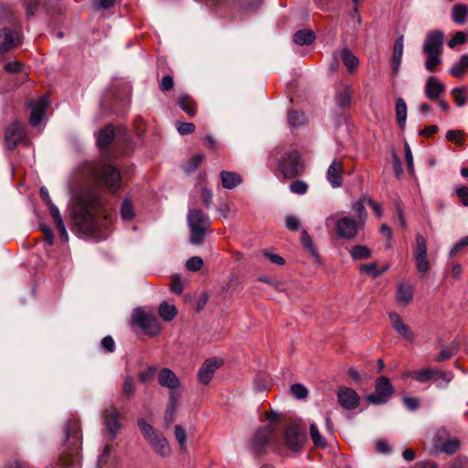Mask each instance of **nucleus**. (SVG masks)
Listing matches in <instances>:
<instances>
[{"instance_id": "1", "label": "nucleus", "mask_w": 468, "mask_h": 468, "mask_svg": "<svg viewBox=\"0 0 468 468\" xmlns=\"http://www.w3.org/2000/svg\"><path fill=\"white\" fill-rule=\"evenodd\" d=\"M100 204V198L94 192H84L75 198L72 207V219L80 232L92 234L97 231L98 222L94 212L98 209Z\"/></svg>"}, {"instance_id": "2", "label": "nucleus", "mask_w": 468, "mask_h": 468, "mask_svg": "<svg viewBox=\"0 0 468 468\" xmlns=\"http://www.w3.org/2000/svg\"><path fill=\"white\" fill-rule=\"evenodd\" d=\"M64 450L58 468H79L81 434L77 420L69 421L64 431Z\"/></svg>"}, {"instance_id": "3", "label": "nucleus", "mask_w": 468, "mask_h": 468, "mask_svg": "<svg viewBox=\"0 0 468 468\" xmlns=\"http://www.w3.org/2000/svg\"><path fill=\"white\" fill-rule=\"evenodd\" d=\"M83 174L94 180L102 182L110 190L115 191L121 186L120 171L108 164H87Z\"/></svg>"}, {"instance_id": "4", "label": "nucleus", "mask_w": 468, "mask_h": 468, "mask_svg": "<svg viewBox=\"0 0 468 468\" xmlns=\"http://www.w3.org/2000/svg\"><path fill=\"white\" fill-rule=\"evenodd\" d=\"M186 220L190 231V243L193 245L202 244L210 226L208 216L199 209L189 208Z\"/></svg>"}, {"instance_id": "5", "label": "nucleus", "mask_w": 468, "mask_h": 468, "mask_svg": "<svg viewBox=\"0 0 468 468\" xmlns=\"http://www.w3.org/2000/svg\"><path fill=\"white\" fill-rule=\"evenodd\" d=\"M138 426L144 439L156 454L163 458H167L171 455L172 450L170 444L160 431L154 429L153 426L147 423L144 419L138 420Z\"/></svg>"}, {"instance_id": "6", "label": "nucleus", "mask_w": 468, "mask_h": 468, "mask_svg": "<svg viewBox=\"0 0 468 468\" xmlns=\"http://www.w3.org/2000/svg\"><path fill=\"white\" fill-rule=\"evenodd\" d=\"M331 223L335 224L337 236L343 239H352L356 238L358 231L364 228L361 221H357L349 216L337 218L336 214L330 215L326 218V227H329Z\"/></svg>"}, {"instance_id": "7", "label": "nucleus", "mask_w": 468, "mask_h": 468, "mask_svg": "<svg viewBox=\"0 0 468 468\" xmlns=\"http://www.w3.org/2000/svg\"><path fill=\"white\" fill-rule=\"evenodd\" d=\"M278 169L283 177L294 178L303 172L304 165L300 158L299 153L290 151L281 157Z\"/></svg>"}, {"instance_id": "8", "label": "nucleus", "mask_w": 468, "mask_h": 468, "mask_svg": "<svg viewBox=\"0 0 468 468\" xmlns=\"http://www.w3.org/2000/svg\"><path fill=\"white\" fill-rule=\"evenodd\" d=\"M134 324L139 326L145 334L154 336L160 333V325L157 318L143 309H134L132 314Z\"/></svg>"}, {"instance_id": "9", "label": "nucleus", "mask_w": 468, "mask_h": 468, "mask_svg": "<svg viewBox=\"0 0 468 468\" xmlns=\"http://www.w3.org/2000/svg\"><path fill=\"white\" fill-rule=\"evenodd\" d=\"M413 256L416 261L417 271L422 275L426 274L431 269V263L428 260L427 240L420 233L415 237Z\"/></svg>"}, {"instance_id": "10", "label": "nucleus", "mask_w": 468, "mask_h": 468, "mask_svg": "<svg viewBox=\"0 0 468 468\" xmlns=\"http://www.w3.org/2000/svg\"><path fill=\"white\" fill-rule=\"evenodd\" d=\"M393 387L389 381V379L386 377L378 378L376 381V388L375 392L369 394L367 399V401L380 405L384 404L388 401V398L393 394Z\"/></svg>"}, {"instance_id": "11", "label": "nucleus", "mask_w": 468, "mask_h": 468, "mask_svg": "<svg viewBox=\"0 0 468 468\" xmlns=\"http://www.w3.org/2000/svg\"><path fill=\"white\" fill-rule=\"evenodd\" d=\"M305 441V433L298 425H290L285 429L284 442L290 451L301 452Z\"/></svg>"}, {"instance_id": "12", "label": "nucleus", "mask_w": 468, "mask_h": 468, "mask_svg": "<svg viewBox=\"0 0 468 468\" xmlns=\"http://www.w3.org/2000/svg\"><path fill=\"white\" fill-rule=\"evenodd\" d=\"M27 139V131L25 126L16 121L11 122L5 131V141L8 149H15L19 144Z\"/></svg>"}, {"instance_id": "13", "label": "nucleus", "mask_w": 468, "mask_h": 468, "mask_svg": "<svg viewBox=\"0 0 468 468\" xmlns=\"http://www.w3.org/2000/svg\"><path fill=\"white\" fill-rule=\"evenodd\" d=\"M345 169L344 163L339 158H335L326 171V180L333 188H339L343 185Z\"/></svg>"}, {"instance_id": "14", "label": "nucleus", "mask_w": 468, "mask_h": 468, "mask_svg": "<svg viewBox=\"0 0 468 468\" xmlns=\"http://www.w3.org/2000/svg\"><path fill=\"white\" fill-rule=\"evenodd\" d=\"M444 42V34L441 30H433L429 32L426 35L424 44H423V53L424 54H430V53H436V54H441L442 53V46Z\"/></svg>"}, {"instance_id": "15", "label": "nucleus", "mask_w": 468, "mask_h": 468, "mask_svg": "<svg viewBox=\"0 0 468 468\" xmlns=\"http://www.w3.org/2000/svg\"><path fill=\"white\" fill-rule=\"evenodd\" d=\"M49 105V101L47 96H43L36 101H31L29 107L31 108V114L29 123L33 127H37L44 118L45 112Z\"/></svg>"}, {"instance_id": "16", "label": "nucleus", "mask_w": 468, "mask_h": 468, "mask_svg": "<svg viewBox=\"0 0 468 468\" xmlns=\"http://www.w3.org/2000/svg\"><path fill=\"white\" fill-rule=\"evenodd\" d=\"M222 365V360L217 357L207 359L198 370V381L207 385L212 379L215 371Z\"/></svg>"}, {"instance_id": "17", "label": "nucleus", "mask_w": 468, "mask_h": 468, "mask_svg": "<svg viewBox=\"0 0 468 468\" xmlns=\"http://www.w3.org/2000/svg\"><path fill=\"white\" fill-rule=\"evenodd\" d=\"M339 404L346 410H354L359 405L360 398L352 388H340L337 393Z\"/></svg>"}, {"instance_id": "18", "label": "nucleus", "mask_w": 468, "mask_h": 468, "mask_svg": "<svg viewBox=\"0 0 468 468\" xmlns=\"http://www.w3.org/2000/svg\"><path fill=\"white\" fill-rule=\"evenodd\" d=\"M104 424L111 440H114L122 425L119 420V411L115 408H111L105 410Z\"/></svg>"}, {"instance_id": "19", "label": "nucleus", "mask_w": 468, "mask_h": 468, "mask_svg": "<svg viewBox=\"0 0 468 468\" xmlns=\"http://www.w3.org/2000/svg\"><path fill=\"white\" fill-rule=\"evenodd\" d=\"M272 435V430L269 426L262 427L257 431L251 441V448L257 453H261L269 444Z\"/></svg>"}, {"instance_id": "20", "label": "nucleus", "mask_w": 468, "mask_h": 468, "mask_svg": "<svg viewBox=\"0 0 468 468\" xmlns=\"http://www.w3.org/2000/svg\"><path fill=\"white\" fill-rule=\"evenodd\" d=\"M20 44L18 33H13L8 28L0 30V53H5Z\"/></svg>"}, {"instance_id": "21", "label": "nucleus", "mask_w": 468, "mask_h": 468, "mask_svg": "<svg viewBox=\"0 0 468 468\" xmlns=\"http://www.w3.org/2000/svg\"><path fill=\"white\" fill-rule=\"evenodd\" d=\"M388 317L391 327L393 328L394 331H396L399 335H400L409 341H412L414 339V335L411 332L410 327L402 321L399 314L390 313L388 314Z\"/></svg>"}, {"instance_id": "22", "label": "nucleus", "mask_w": 468, "mask_h": 468, "mask_svg": "<svg viewBox=\"0 0 468 468\" xmlns=\"http://www.w3.org/2000/svg\"><path fill=\"white\" fill-rule=\"evenodd\" d=\"M445 91V86L441 83L436 76L428 77L425 83V96L431 100H437L441 93Z\"/></svg>"}, {"instance_id": "23", "label": "nucleus", "mask_w": 468, "mask_h": 468, "mask_svg": "<svg viewBox=\"0 0 468 468\" xmlns=\"http://www.w3.org/2000/svg\"><path fill=\"white\" fill-rule=\"evenodd\" d=\"M158 381L162 387L167 388L170 390H176L180 388L179 378L171 369L166 367L159 372Z\"/></svg>"}, {"instance_id": "24", "label": "nucleus", "mask_w": 468, "mask_h": 468, "mask_svg": "<svg viewBox=\"0 0 468 468\" xmlns=\"http://www.w3.org/2000/svg\"><path fill=\"white\" fill-rule=\"evenodd\" d=\"M361 27V18L357 10L355 9L349 16L347 20L346 38L354 41L358 37V31Z\"/></svg>"}, {"instance_id": "25", "label": "nucleus", "mask_w": 468, "mask_h": 468, "mask_svg": "<svg viewBox=\"0 0 468 468\" xmlns=\"http://www.w3.org/2000/svg\"><path fill=\"white\" fill-rule=\"evenodd\" d=\"M403 48H404V41H403V36H399L394 44L393 47V56H392V70L394 73H398L399 70V67L402 61V56H403Z\"/></svg>"}, {"instance_id": "26", "label": "nucleus", "mask_w": 468, "mask_h": 468, "mask_svg": "<svg viewBox=\"0 0 468 468\" xmlns=\"http://www.w3.org/2000/svg\"><path fill=\"white\" fill-rule=\"evenodd\" d=\"M220 179L222 186L226 189H233L242 182V178L239 174L225 170L221 171Z\"/></svg>"}, {"instance_id": "27", "label": "nucleus", "mask_w": 468, "mask_h": 468, "mask_svg": "<svg viewBox=\"0 0 468 468\" xmlns=\"http://www.w3.org/2000/svg\"><path fill=\"white\" fill-rule=\"evenodd\" d=\"M452 19L457 25H464L468 20V5L457 4L452 9Z\"/></svg>"}, {"instance_id": "28", "label": "nucleus", "mask_w": 468, "mask_h": 468, "mask_svg": "<svg viewBox=\"0 0 468 468\" xmlns=\"http://www.w3.org/2000/svg\"><path fill=\"white\" fill-rule=\"evenodd\" d=\"M412 287L407 284H399L397 290V302L402 305H407L412 301Z\"/></svg>"}, {"instance_id": "29", "label": "nucleus", "mask_w": 468, "mask_h": 468, "mask_svg": "<svg viewBox=\"0 0 468 468\" xmlns=\"http://www.w3.org/2000/svg\"><path fill=\"white\" fill-rule=\"evenodd\" d=\"M468 70V54L461 56L459 61L450 69V74L454 78L462 79Z\"/></svg>"}, {"instance_id": "30", "label": "nucleus", "mask_w": 468, "mask_h": 468, "mask_svg": "<svg viewBox=\"0 0 468 468\" xmlns=\"http://www.w3.org/2000/svg\"><path fill=\"white\" fill-rule=\"evenodd\" d=\"M341 58L347 70L351 73L354 72L358 67V58L355 56L353 52H351L348 48H344L341 51Z\"/></svg>"}, {"instance_id": "31", "label": "nucleus", "mask_w": 468, "mask_h": 468, "mask_svg": "<svg viewBox=\"0 0 468 468\" xmlns=\"http://www.w3.org/2000/svg\"><path fill=\"white\" fill-rule=\"evenodd\" d=\"M367 203V200H364V196L352 203L351 208L356 214L357 221H361L362 224L365 226L366 220L367 218V212L366 210L365 204Z\"/></svg>"}, {"instance_id": "32", "label": "nucleus", "mask_w": 468, "mask_h": 468, "mask_svg": "<svg viewBox=\"0 0 468 468\" xmlns=\"http://www.w3.org/2000/svg\"><path fill=\"white\" fill-rule=\"evenodd\" d=\"M336 103L340 107L348 106L351 102L350 88L346 84H341L335 93Z\"/></svg>"}, {"instance_id": "33", "label": "nucleus", "mask_w": 468, "mask_h": 468, "mask_svg": "<svg viewBox=\"0 0 468 468\" xmlns=\"http://www.w3.org/2000/svg\"><path fill=\"white\" fill-rule=\"evenodd\" d=\"M396 118L399 126L401 129L405 128L407 121V104L402 98H398L396 101Z\"/></svg>"}, {"instance_id": "34", "label": "nucleus", "mask_w": 468, "mask_h": 468, "mask_svg": "<svg viewBox=\"0 0 468 468\" xmlns=\"http://www.w3.org/2000/svg\"><path fill=\"white\" fill-rule=\"evenodd\" d=\"M314 38V33L312 30L302 29L294 34L293 42L299 46L310 45Z\"/></svg>"}, {"instance_id": "35", "label": "nucleus", "mask_w": 468, "mask_h": 468, "mask_svg": "<svg viewBox=\"0 0 468 468\" xmlns=\"http://www.w3.org/2000/svg\"><path fill=\"white\" fill-rule=\"evenodd\" d=\"M301 240H302V244H303L304 250L307 251V253L314 259L318 260L319 259L318 251L315 248V245L313 242L312 238L310 237V235L307 233L306 230L302 231Z\"/></svg>"}, {"instance_id": "36", "label": "nucleus", "mask_w": 468, "mask_h": 468, "mask_svg": "<svg viewBox=\"0 0 468 468\" xmlns=\"http://www.w3.org/2000/svg\"><path fill=\"white\" fill-rule=\"evenodd\" d=\"M114 138V131L112 126L102 129L97 137V143L100 148L108 146Z\"/></svg>"}, {"instance_id": "37", "label": "nucleus", "mask_w": 468, "mask_h": 468, "mask_svg": "<svg viewBox=\"0 0 468 468\" xmlns=\"http://www.w3.org/2000/svg\"><path fill=\"white\" fill-rule=\"evenodd\" d=\"M158 313L163 320L169 322L175 318L177 311L175 305L163 302L159 305Z\"/></svg>"}, {"instance_id": "38", "label": "nucleus", "mask_w": 468, "mask_h": 468, "mask_svg": "<svg viewBox=\"0 0 468 468\" xmlns=\"http://www.w3.org/2000/svg\"><path fill=\"white\" fill-rule=\"evenodd\" d=\"M349 253L353 260H365L371 256L370 249L364 245L354 246Z\"/></svg>"}, {"instance_id": "39", "label": "nucleus", "mask_w": 468, "mask_h": 468, "mask_svg": "<svg viewBox=\"0 0 468 468\" xmlns=\"http://www.w3.org/2000/svg\"><path fill=\"white\" fill-rule=\"evenodd\" d=\"M178 104L181 109L186 112L190 117L194 116L196 113L195 103L192 99L186 95L182 94L178 99Z\"/></svg>"}, {"instance_id": "40", "label": "nucleus", "mask_w": 468, "mask_h": 468, "mask_svg": "<svg viewBox=\"0 0 468 468\" xmlns=\"http://www.w3.org/2000/svg\"><path fill=\"white\" fill-rule=\"evenodd\" d=\"M310 437L316 447L324 448L327 445L326 440L319 432L315 423L310 424Z\"/></svg>"}, {"instance_id": "41", "label": "nucleus", "mask_w": 468, "mask_h": 468, "mask_svg": "<svg viewBox=\"0 0 468 468\" xmlns=\"http://www.w3.org/2000/svg\"><path fill=\"white\" fill-rule=\"evenodd\" d=\"M425 55L427 56L425 62L426 70L429 72H435L437 67L442 62L441 54L430 53Z\"/></svg>"}, {"instance_id": "42", "label": "nucleus", "mask_w": 468, "mask_h": 468, "mask_svg": "<svg viewBox=\"0 0 468 468\" xmlns=\"http://www.w3.org/2000/svg\"><path fill=\"white\" fill-rule=\"evenodd\" d=\"M121 218L124 221H131L134 218L133 207L128 198H125L121 206Z\"/></svg>"}, {"instance_id": "43", "label": "nucleus", "mask_w": 468, "mask_h": 468, "mask_svg": "<svg viewBox=\"0 0 468 468\" xmlns=\"http://www.w3.org/2000/svg\"><path fill=\"white\" fill-rule=\"evenodd\" d=\"M452 94L458 107H463L466 104L468 95L465 87L452 89Z\"/></svg>"}, {"instance_id": "44", "label": "nucleus", "mask_w": 468, "mask_h": 468, "mask_svg": "<svg viewBox=\"0 0 468 468\" xmlns=\"http://www.w3.org/2000/svg\"><path fill=\"white\" fill-rule=\"evenodd\" d=\"M436 372L435 369H431L430 367L423 368L420 371L414 373V377L417 381L424 383L429 381L430 379H433L435 378Z\"/></svg>"}, {"instance_id": "45", "label": "nucleus", "mask_w": 468, "mask_h": 468, "mask_svg": "<svg viewBox=\"0 0 468 468\" xmlns=\"http://www.w3.org/2000/svg\"><path fill=\"white\" fill-rule=\"evenodd\" d=\"M175 437L179 444L180 451L186 452V433L184 428L180 425L175 427Z\"/></svg>"}, {"instance_id": "46", "label": "nucleus", "mask_w": 468, "mask_h": 468, "mask_svg": "<svg viewBox=\"0 0 468 468\" xmlns=\"http://www.w3.org/2000/svg\"><path fill=\"white\" fill-rule=\"evenodd\" d=\"M435 372L436 376L433 379L438 383V387L440 388L445 387L453 378L452 372H443L438 369H435Z\"/></svg>"}, {"instance_id": "47", "label": "nucleus", "mask_w": 468, "mask_h": 468, "mask_svg": "<svg viewBox=\"0 0 468 468\" xmlns=\"http://www.w3.org/2000/svg\"><path fill=\"white\" fill-rule=\"evenodd\" d=\"M458 351V346L456 344H452L448 347L441 348L439 356L436 357L437 362L444 361L452 356H454Z\"/></svg>"}, {"instance_id": "48", "label": "nucleus", "mask_w": 468, "mask_h": 468, "mask_svg": "<svg viewBox=\"0 0 468 468\" xmlns=\"http://www.w3.org/2000/svg\"><path fill=\"white\" fill-rule=\"evenodd\" d=\"M460 446V442L457 439H449L447 441L439 445L441 452L452 454L457 451Z\"/></svg>"}, {"instance_id": "49", "label": "nucleus", "mask_w": 468, "mask_h": 468, "mask_svg": "<svg viewBox=\"0 0 468 468\" xmlns=\"http://www.w3.org/2000/svg\"><path fill=\"white\" fill-rule=\"evenodd\" d=\"M291 392L297 399H304L308 396L307 388L299 383L291 386Z\"/></svg>"}, {"instance_id": "50", "label": "nucleus", "mask_w": 468, "mask_h": 468, "mask_svg": "<svg viewBox=\"0 0 468 468\" xmlns=\"http://www.w3.org/2000/svg\"><path fill=\"white\" fill-rule=\"evenodd\" d=\"M308 185L306 182L303 180H296L293 181L290 185V190L291 192L297 194V195H303L307 192Z\"/></svg>"}, {"instance_id": "51", "label": "nucleus", "mask_w": 468, "mask_h": 468, "mask_svg": "<svg viewBox=\"0 0 468 468\" xmlns=\"http://www.w3.org/2000/svg\"><path fill=\"white\" fill-rule=\"evenodd\" d=\"M304 122V115L302 112L292 111L288 113V122L290 126L294 127Z\"/></svg>"}, {"instance_id": "52", "label": "nucleus", "mask_w": 468, "mask_h": 468, "mask_svg": "<svg viewBox=\"0 0 468 468\" xmlns=\"http://www.w3.org/2000/svg\"><path fill=\"white\" fill-rule=\"evenodd\" d=\"M186 269L191 271H197L203 266V260L198 256L191 257L186 263Z\"/></svg>"}, {"instance_id": "53", "label": "nucleus", "mask_w": 468, "mask_h": 468, "mask_svg": "<svg viewBox=\"0 0 468 468\" xmlns=\"http://www.w3.org/2000/svg\"><path fill=\"white\" fill-rule=\"evenodd\" d=\"M467 41L466 33L463 31L457 32L449 41L448 46L453 48L457 45H463Z\"/></svg>"}, {"instance_id": "54", "label": "nucleus", "mask_w": 468, "mask_h": 468, "mask_svg": "<svg viewBox=\"0 0 468 468\" xmlns=\"http://www.w3.org/2000/svg\"><path fill=\"white\" fill-rule=\"evenodd\" d=\"M204 156L202 154H196L193 158L185 165V171L191 173L195 171L203 161Z\"/></svg>"}, {"instance_id": "55", "label": "nucleus", "mask_w": 468, "mask_h": 468, "mask_svg": "<svg viewBox=\"0 0 468 468\" xmlns=\"http://www.w3.org/2000/svg\"><path fill=\"white\" fill-rule=\"evenodd\" d=\"M122 391H123V394L125 396H127L128 398H131L134 394V391H135L134 382L130 376H127L124 378Z\"/></svg>"}, {"instance_id": "56", "label": "nucleus", "mask_w": 468, "mask_h": 468, "mask_svg": "<svg viewBox=\"0 0 468 468\" xmlns=\"http://www.w3.org/2000/svg\"><path fill=\"white\" fill-rule=\"evenodd\" d=\"M156 373L154 367H149L145 371L139 374V380L142 383H146L154 379Z\"/></svg>"}, {"instance_id": "57", "label": "nucleus", "mask_w": 468, "mask_h": 468, "mask_svg": "<svg viewBox=\"0 0 468 468\" xmlns=\"http://www.w3.org/2000/svg\"><path fill=\"white\" fill-rule=\"evenodd\" d=\"M360 269H361V271H363L367 274H369L374 278H377L379 275H381V271H379V269L377 268V265L374 262L368 263V264H364L361 266Z\"/></svg>"}, {"instance_id": "58", "label": "nucleus", "mask_w": 468, "mask_h": 468, "mask_svg": "<svg viewBox=\"0 0 468 468\" xmlns=\"http://www.w3.org/2000/svg\"><path fill=\"white\" fill-rule=\"evenodd\" d=\"M446 138L449 141H452L457 144H462L463 142V133L455 130H449L446 133Z\"/></svg>"}, {"instance_id": "59", "label": "nucleus", "mask_w": 468, "mask_h": 468, "mask_svg": "<svg viewBox=\"0 0 468 468\" xmlns=\"http://www.w3.org/2000/svg\"><path fill=\"white\" fill-rule=\"evenodd\" d=\"M285 226L292 231H296L300 229V221L295 216H288L285 218Z\"/></svg>"}, {"instance_id": "60", "label": "nucleus", "mask_w": 468, "mask_h": 468, "mask_svg": "<svg viewBox=\"0 0 468 468\" xmlns=\"http://www.w3.org/2000/svg\"><path fill=\"white\" fill-rule=\"evenodd\" d=\"M456 195L464 207H468V187L462 186L456 188Z\"/></svg>"}, {"instance_id": "61", "label": "nucleus", "mask_w": 468, "mask_h": 468, "mask_svg": "<svg viewBox=\"0 0 468 468\" xmlns=\"http://www.w3.org/2000/svg\"><path fill=\"white\" fill-rule=\"evenodd\" d=\"M177 131L182 135L189 134L195 131V125L192 122H178Z\"/></svg>"}, {"instance_id": "62", "label": "nucleus", "mask_w": 468, "mask_h": 468, "mask_svg": "<svg viewBox=\"0 0 468 468\" xmlns=\"http://www.w3.org/2000/svg\"><path fill=\"white\" fill-rule=\"evenodd\" d=\"M48 206L49 208L50 215L54 219L55 225L63 222V218L59 213L58 207L55 204H53V202Z\"/></svg>"}, {"instance_id": "63", "label": "nucleus", "mask_w": 468, "mask_h": 468, "mask_svg": "<svg viewBox=\"0 0 468 468\" xmlns=\"http://www.w3.org/2000/svg\"><path fill=\"white\" fill-rule=\"evenodd\" d=\"M159 87L163 91H168L172 90V88L174 87L173 78L169 75L165 76L161 80Z\"/></svg>"}, {"instance_id": "64", "label": "nucleus", "mask_w": 468, "mask_h": 468, "mask_svg": "<svg viewBox=\"0 0 468 468\" xmlns=\"http://www.w3.org/2000/svg\"><path fill=\"white\" fill-rule=\"evenodd\" d=\"M468 246V236L461 239L451 250L450 256H454L458 253L462 249Z\"/></svg>"}]
</instances>
